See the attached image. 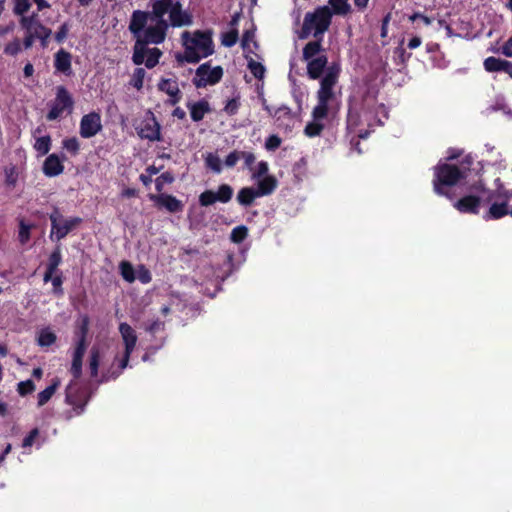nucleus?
<instances>
[{"instance_id": "obj_1", "label": "nucleus", "mask_w": 512, "mask_h": 512, "mask_svg": "<svg viewBox=\"0 0 512 512\" xmlns=\"http://www.w3.org/2000/svg\"><path fill=\"white\" fill-rule=\"evenodd\" d=\"M212 30H196L193 33L184 31L181 35L184 46L183 53H177L175 59L179 65L183 63L196 64L201 59L214 54Z\"/></svg>"}, {"instance_id": "obj_2", "label": "nucleus", "mask_w": 512, "mask_h": 512, "mask_svg": "<svg viewBox=\"0 0 512 512\" xmlns=\"http://www.w3.org/2000/svg\"><path fill=\"white\" fill-rule=\"evenodd\" d=\"M466 177V172L455 164L441 163L434 167L433 190L437 195L452 199L448 188Z\"/></svg>"}, {"instance_id": "obj_3", "label": "nucleus", "mask_w": 512, "mask_h": 512, "mask_svg": "<svg viewBox=\"0 0 512 512\" xmlns=\"http://www.w3.org/2000/svg\"><path fill=\"white\" fill-rule=\"evenodd\" d=\"M472 188L474 191L479 193L488 192L486 201H494L489 210L483 216L485 220H497L509 215V201L512 197V193L510 191L505 189L489 191L481 181L475 183Z\"/></svg>"}, {"instance_id": "obj_4", "label": "nucleus", "mask_w": 512, "mask_h": 512, "mask_svg": "<svg viewBox=\"0 0 512 512\" xmlns=\"http://www.w3.org/2000/svg\"><path fill=\"white\" fill-rule=\"evenodd\" d=\"M331 19L332 12L327 6H320L314 12L306 13L299 38H308L313 30L314 37H321L328 30Z\"/></svg>"}, {"instance_id": "obj_5", "label": "nucleus", "mask_w": 512, "mask_h": 512, "mask_svg": "<svg viewBox=\"0 0 512 512\" xmlns=\"http://www.w3.org/2000/svg\"><path fill=\"white\" fill-rule=\"evenodd\" d=\"M51 222V231L49 238L52 241H60L64 239L72 230L82 223V218L71 217L64 219L58 207H54L53 211L49 214Z\"/></svg>"}, {"instance_id": "obj_6", "label": "nucleus", "mask_w": 512, "mask_h": 512, "mask_svg": "<svg viewBox=\"0 0 512 512\" xmlns=\"http://www.w3.org/2000/svg\"><path fill=\"white\" fill-rule=\"evenodd\" d=\"M223 74L224 70L221 66L211 68V61H208L198 66L192 83L196 88L213 86L222 80Z\"/></svg>"}, {"instance_id": "obj_7", "label": "nucleus", "mask_w": 512, "mask_h": 512, "mask_svg": "<svg viewBox=\"0 0 512 512\" xmlns=\"http://www.w3.org/2000/svg\"><path fill=\"white\" fill-rule=\"evenodd\" d=\"M74 100L70 92L63 85L56 87L55 99L50 104V110L46 115L48 121H54L62 116L68 110H72Z\"/></svg>"}, {"instance_id": "obj_8", "label": "nucleus", "mask_w": 512, "mask_h": 512, "mask_svg": "<svg viewBox=\"0 0 512 512\" xmlns=\"http://www.w3.org/2000/svg\"><path fill=\"white\" fill-rule=\"evenodd\" d=\"M162 55L163 53L159 48H148L146 44L135 41L132 62L137 66L145 64L148 69H152L159 63Z\"/></svg>"}, {"instance_id": "obj_9", "label": "nucleus", "mask_w": 512, "mask_h": 512, "mask_svg": "<svg viewBox=\"0 0 512 512\" xmlns=\"http://www.w3.org/2000/svg\"><path fill=\"white\" fill-rule=\"evenodd\" d=\"M234 194V189L231 185L223 183L217 188V191L205 190L198 198L199 205L201 207H209L214 205L216 202L228 203L231 201Z\"/></svg>"}, {"instance_id": "obj_10", "label": "nucleus", "mask_w": 512, "mask_h": 512, "mask_svg": "<svg viewBox=\"0 0 512 512\" xmlns=\"http://www.w3.org/2000/svg\"><path fill=\"white\" fill-rule=\"evenodd\" d=\"M20 27L23 30H29L30 27L34 28L36 40H39L40 46L44 49L49 45V38L52 30L46 27L38 18V13H32L30 16H23L20 20Z\"/></svg>"}, {"instance_id": "obj_11", "label": "nucleus", "mask_w": 512, "mask_h": 512, "mask_svg": "<svg viewBox=\"0 0 512 512\" xmlns=\"http://www.w3.org/2000/svg\"><path fill=\"white\" fill-rule=\"evenodd\" d=\"M154 25L148 26L142 37H138L136 41H140L143 44H161L165 41L167 31L169 29V23L166 19H154Z\"/></svg>"}, {"instance_id": "obj_12", "label": "nucleus", "mask_w": 512, "mask_h": 512, "mask_svg": "<svg viewBox=\"0 0 512 512\" xmlns=\"http://www.w3.org/2000/svg\"><path fill=\"white\" fill-rule=\"evenodd\" d=\"M89 401L87 392L78 387L75 381H71L65 390V402L73 407L77 415L84 412Z\"/></svg>"}, {"instance_id": "obj_13", "label": "nucleus", "mask_w": 512, "mask_h": 512, "mask_svg": "<svg viewBox=\"0 0 512 512\" xmlns=\"http://www.w3.org/2000/svg\"><path fill=\"white\" fill-rule=\"evenodd\" d=\"M101 130L102 122L100 113L92 111L82 116L79 127V134L82 138H92Z\"/></svg>"}, {"instance_id": "obj_14", "label": "nucleus", "mask_w": 512, "mask_h": 512, "mask_svg": "<svg viewBox=\"0 0 512 512\" xmlns=\"http://www.w3.org/2000/svg\"><path fill=\"white\" fill-rule=\"evenodd\" d=\"M137 133L141 139L151 142L162 140L161 126L152 112H149V115L141 122Z\"/></svg>"}, {"instance_id": "obj_15", "label": "nucleus", "mask_w": 512, "mask_h": 512, "mask_svg": "<svg viewBox=\"0 0 512 512\" xmlns=\"http://www.w3.org/2000/svg\"><path fill=\"white\" fill-rule=\"evenodd\" d=\"M339 77V69L337 67L331 66L328 68L326 74L322 78L320 82V89L317 92V99L330 101L334 97L333 87L338 81Z\"/></svg>"}, {"instance_id": "obj_16", "label": "nucleus", "mask_w": 512, "mask_h": 512, "mask_svg": "<svg viewBox=\"0 0 512 512\" xmlns=\"http://www.w3.org/2000/svg\"><path fill=\"white\" fill-rule=\"evenodd\" d=\"M148 198L154 202L158 208H165L169 213H180L184 209L183 202L171 194H149Z\"/></svg>"}, {"instance_id": "obj_17", "label": "nucleus", "mask_w": 512, "mask_h": 512, "mask_svg": "<svg viewBox=\"0 0 512 512\" xmlns=\"http://www.w3.org/2000/svg\"><path fill=\"white\" fill-rule=\"evenodd\" d=\"M66 159L65 154L61 156L56 153L49 154L42 165L43 174L49 178L59 176L64 172L65 167L63 162Z\"/></svg>"}, {"instance_id": "obj_18", "label": "nucleus", "mask_w": 512, "mask_h": 512, "mask_svg": "<svg viewBox=\"0 0 512 512\" xmlns=\"http://www.w3.org/2000/svg\"><path fill=\"white\" fill-rule=\"evenodd\" d=\"M148 20L152 21V16L149 11H133L128 28L129 31L136 37V39L138 37H142V33L144 34Z\"/></svg>"}, {"instance_id": "obj_19", "label": "nucleus", "mask_w": 512, "mask_h": 512, "mask_svg": "<svg viewBox=\"0 0 512 512\" xmlns=\"http://www.w3.org/2000/svg\"><path fill=\"white\" fill-rule=\"evenodd\" d=\"M481 198L475 195H466L454 203V207L461 213L478 214Z\"/></svg>"}, {"instance_id": "obj_20", "label": "nucleus", "mask_w": 512, "mask_h": 512, "mask_svg": "<svg viewBox=\"0 0 512 512\" xmlns=\"http://www.w3.org/2000/svg\"><path fill=\"white\" fill-rule=\"evenodd\" d=\"M487 72H505L512 78V62L490 56L484 60Z\"/></svg>"}, {"instance_id": "obj_21", "label": "nucleus", "mask_w": 512, "mask_h": 512, "mask_svg": "<svg viewBox=\"0 0 512 512\" xmlns=\"http://www.w3.org/2000/svg\"><path fill=\"white\" fill-rule=\"evenodd\" d=\"M87 348L83 347V344L75 345L73 355H72V363L70 367V373L72 374L74 381L79 379L82 375V364L83 357L85 355Z\"/></svg>"}, {"instance_id": "obj_22", "label": "nucleus", "mask_w": 512, "mask_h": 512, "mask_svg": "<svg viewBox=\"0 0 512 512\" xmlns=\"http://www.w3.org/2000/svg\"><path fill=\"white\" fill-rule=\"evenodd\" d=\"M119 332L124 342L127 353H132L137 343V334L135 330L126 322L120 323Z\"/></svg>"}, {"instance_id": "obj_23", "label": "nucleus", "mask_w": 512, "mask_h": 512, "mask_svg": "<svg viewBox=\"0 0 512 512\" xmlns=\"http://www.w3.org/2000/svg\"><path fill=\"white\" fill-rule=\"evenodd\" d=\"M71 60H72L71 53L64 49H60L58 52L55 53L54 67L57 71L65 74V75H70L72 72Z\"/></svg>"}, {"instance_id": "obj_24", "label": "nucleus", "mask_w": 512, "mask_h": 512, "mask_svg": "<svg viewBox=\"0 0 512 512\" xmlns=\"http://www.w3.org/2000/svg\"><path fill=\"white\" fill-rule=\"evenodd\" d=\"M307 62V74L309 78L315 80L322 75L328 63V59L327 56L320 55L314 59L308 60Z\"/></svg>"}, {"instance_id": "obj_25", "label": "nucleus", "mask_w": 512, "mask_h": 512, "mask_svg": "<svg viewBox=\"0 0 512 512\" xmlns=\"http://www.w3.org/2000/svg\"><path fill=\"white\" fill-rule=\"evenodd\" d=\"M187 107L190 111V117L194 122H200L203 120L205 114L211 111L210 104L205 99H201L194 103H188Z\"/></svg>"}, {"instance_id": "obj_26", "label": "nucleus", "mask_w": 512, "mask_h": 512, "mask_svg": "<svg viewBox=\"0 0 512 512\" xmlns=\"http://www.w3.org/2000/svg\"><path fill=\"white\" fill-rule=\"evenodd\" d=\"M62 262V255H61V249L59 246H57L52 253L50 254L48 258V263L46 267V271L44 273L43 280L44 282H49L50 279H52V276L57 271L58 266Z\"/></svg>"}, {"instance_id": "obj_27", "label": "nucleus", "mask_w": 512, "mask_h": 512, "mask_svg": "<svg viewBox=\"0 0 512 512\" xmlns=\"http://www.w3.org/2000/svg\"><path fill=\"white\" fill-rule=\"evenodd\" d=\"M172 5V0H150L149 6L151 10L149 13L154 19H164V16L169 12Z\"/></svg>"}, {"instance_id": "obj_28", "label": "nucleus", "mask_w": 512, "mask_h": 512, "mask_svg": "<svg viewBox=\"0 0 512 512\" xmlns=\"http://www.w3.org/2000/svg\"><path fill=\"white\" fill-rule=\"evenodd\" d=\"M169 26L172 27H183L190 26L193 23V16L190 12L186 10H180L176 12H172L169 15Z\"/></svg>"}, {"instance_id": "obj_29", "label": "nucleus", "mask_w": 512, "mask_h": 512, "mask_svg": "<svg viewBox=\"0 0 512 512\" xmlns=\"http://www.w3.org/2000/svg\"><path fill=\"white\" fill-rule=\"evenodd\" d=\"M61 381L58 377L52 379L51 384L46 387L44 390L38 393L37 395V405L38 407L44 406L52 396L55 394L57 389L60 387Z\"/></svg>"}, {"instance_id": "obj_30", "label": "nucleus", "mask_w": 512, "mask_h": 512, "mask_svg": "<svg viewBox=\"0 0 512 512\" xmlns=\"http://www.w3.org/2000/svg\"><path fill=\"white\" fill-rule=\"evenodd\" d=\"M273 117L275 118L278 127L288 128L290 123L293 121L292 110L285 105H282L274 110Z\"/></svg>"}, {"instance_id": "obj_31", "label": "nucleus", "mask_w": 512, "mask_h": 512, "mask_svg": "<svg viewBox=\"0 0 512 512\" xmlns=\"http://www.w3.org/2000/svg\"><path fill=\"white\" fill-rule=\"evenodd\" d=\"M277 187V180L274 176H265L258 182L255 189L259 197L270 195Z\"/></svg>"}, {"instance_id": "obj_32", "label": "nucleus", "mask_w": 512, "mask_h": 512, "mask_svg": "<svg viewBox=\"0 0 512 512\" xmlns=\"http://www.w3.org/2000/svg\"><path fill=\"white\" fill-rule=\"evenodd\" d=\"M259 197L257 191L252 187H243L238 191L237 202L244 207L253 204L254 200Z\"/></svg>"}, {"instance_id": "obj_33", "label": "nucleus", "mask_w": 512, "mask_h": 512, "mask_svg": "<svg viewBox=\"0 0 512 512\" xmlns=\"http://www.w3.org/2000/svg\"><path fill=\"white\" fill-rule=\"evenodd\" d=\"M159 91L166 93L168 96L177 95L179 86L177 79L161 78L157 84Z\"/></svg>"}, {"instance_id": "obj_34", "label": "nucleus", "mask_w": 512, "mask_h": 512, "mask_svg": "<svg viewBox=\"0 0 512 512\" xmlns=\"http://www.w3.org/2000/svg\"><path fill=\"white\" fill-rule=\"evenodd\" d=\"M322 51L321 38L316 41L308 42L303 48V60L308 61L314 59Z\"/></svg>"}, {"instance_id": "obj_35", "label": "nucleus", "mask_w": 512, "mask_h": 512, "mask_svg": "<svg viewBox=\"0 0 512 512\" xmlns=\"http://www.w3.org/2000/svg\"><path fill=\"white\" fill-rule=\"evenodd\" d=\"M101 354L98 347L93 346L89 354V370L90 376L96 378L98 376V370L100 365Z\"/></svg>"}, {"instance_id": "obj_36", "label": "nucleus", "mask_w": 512, "mask_h": 512, "mask_svg": "<svg viewBox=\"0 0 512 512\" xmlns=\"http://www.w3.org/2000/svg\"><path fill=\"white\" fill-rule=\"evenodd\" d=\"M52 139L50 135H45L41 137H37L35 139V143L33 148L38 152L40 156L47 155L51 150Z\"/></svg>"}, {"instance_id": "obj_37", "label": "nucleus", "mask_w": 512, "mask_h": 512, "mask_svg": "<svg viewBox=\"0 0 512 512\" xmlns=\"http://www.w3.org/2000/svg\"><path fill=\"white\" fill-rule=\"evenodd\" d=\"M241 106V95L237 92L231 99L226 101L223 112L228 116H234L238 113Z\"/></svg>"}, {"instance_id": "obj_38", "label": "nucleus", "mask_w": 512, "mask_h": 512, "mask_svg": "<svg viewBox=\"0 0 512 512\" xmlns=\"http://www.w3.org/2000/svg\"><path fill=\"white\" fill-rule=\"evenodd\" d=\"M89 332V317L84 316L81 320V324L78 328V331L76 332L77 335V341L76 345L83 344V347L87 348V336Z\"/></svg>"}, {"instance_id": "obj_39", "label": "nucleus", "mask_w": 512, "mask_h": 512, "mask_svg": "<svg viewBox=\"0 0 512 512\" xmlns=\"http://www.w3.org/2000/svg\"><path fill=\"white\" fill-rule=\"evenodd\" d=\"M119 269L125 281L133 283L136 280V271L130 262L122 261L119 265Z\"/></svg>"}, {"instance_id": "obj_40", "label": "nucleus", "mask_w": 512, "mask_h": 512, "mask_svg": "<svg viewBox=\"0 0 512 512\" xmlns=\"http://www.w3.org/2000/svg\"><path fill=\"white\" fill-rule=\"evenodd\" d=\"M131 354L132 353H127V351H124V355L119 362V371L112 372L111 375H109L108 373H104L102 375L101 382H107L110 379H116L120 375V373L128 366Z\"/></svg>"}, {"instance_id": "obj_41", "label": "nucleus", "mask_w": 512, "mask_h": 512, "mask_svg": "<svg viewBox=\"0 0 512 512\" xmlns=\"http://www.w3.org/2000/svg\"><path fill=\"white\" fill-rule=\"evenodd\" d=\"M328 104H329L328 101L318 100L317 105L313 108L312 118L314 120H319V121L325 119L327 117L328 111H329Z\"/></svg>"}, {"instance_id": "obj_42", "label": "nucleus", "mask_w": 512, "mask_h": 512, "mask_svg": "<svg viewBox=\"0 0 512 512\" xmlns=\"http://www.w3.org/2000/svg\"><path fill=\"white\" fill-rule=\"evenodd\" d=\"M361 117L357 110L353 108L348 109L347 113V119H346V126L347 130L350 132L355 131V129L360 125Z\"/></svg>"}, {"instance_id": "obj_43", "label": "nucleus", "mask_w": 512, "mask_h": 512, "mask_svg": "<svg viewBox=\"0 0 512 512\" xmlns=\"http://www.w3.org/2000/svg\"><path fill=\"white\" fill-rule=\"evenodd\" d=\"M324 129V124H322L319 120H312L308 122L304 128V133L306 136L313 138L319 136Z\"/></svg>"}, {"instance_id": "obj_44", "label": "nucleus", "mask_w": 512, "mask_h": 512, "mask_svg": "<svg viewBox=\"0 0 512 512\" xmlns=\"http://www.w3.org/2000/svg\"><path fill=\"white\" fill-rule=\"evenodd\" d=\"M4 174L6 186L15 187L19 176L17 167L14 165L5 167Z\"/></svg>"}, {"instance_id": "obj_45", "label": "nucleus", "mask_w": 512, "mask_h": 512, "mask_svg": "<svg viewBox=\"0 0 512 512\" xmlns=\"http://www.w3.org/2000/svg\"><path fill=\"white\" fill-rule=\"evenodd\" d=\"M32 224L26 223L23 219L19 221L18 239L21 244H26L31 237Z\"/></svg>"}, {"instance_id": "obj_46", "label": "nucleus", "mask_w": 512, "mask_h": 512, "mask_svg": "<svg viewBox=\"0 0 512 512\" xmlns=\"http://www.w3.org/2000/svg\"><path fill=\"white\" fill-rule=\"evenodd\" d=\"M247 236L248 228L244 225H240L232 229L230 234V240L233 243L240 244L247 238Z\"/></svg>"}, {"instance_id": "obj_47", "label": "nucleus", "mask_w": 512, "mask_h": 512, "mask_svg": "<svg viewBox=\"0 0 512 512\" xmlns=\"http://www.w3.org/2000/svg\"><path fill=\"white\" fill-rule=\"evenodd\" d=\"M239 39V33L237 28H233L221 35V43L225 47L234 46Z\"/></svg>"}, {"instance_id": "obj_48", "label": "nucleus", "mask_w": 512, "mask_h": 512, "mask_svg": "<svg viewBox=\"0 0 512 512\" xmlns=\"http://www.w3.org/2000/svg\"><path fill=\"white\" fill-rule=\"evenodd\" d=\"M145 76L146 71L144 68H136L131 76L130 85L137 90H141L143 88Z\"/></svg>"}, {"instance_id": "obj_49", "label": "nucleus", "mask_w": 512, "mask_h": 512, "mask_svg": "<svg viewBox=\"0 0 512 512\" xmlns=\"http://www.w3.org/2000/svg\"><path fill=\"white\" fill-rule=\"evenodd\" d=\"M62 147L72 156H76L80 151V142L76 137L65 138L62 141Z\"/></svg>"}, {"instance_id": "obj_50", "label": "nucleus", "mask_w": 512, "mask_h": 512, "mask_svg": "<svg viewBox=\"0 0 512 512\" xmlns=\"http://www.w3.org/2000/svg\"><path fill=\"white\" fill-rule=\"evenodd\" d=\"M248 69L253 74V76L259 80H262L265 76L266 69L263 64L255 61L253 58L248 60Z\"/></svg>"}, {"instance_id": "obj_51", "label": "nucleus", "mask_w": 512, "mask_h": 512, "mask_svg": "<svg viewBox=\"0 0 512 512\" xmlns=\"http://www.w3.org/2000/svg\"><path fill=\"white\" fill-rule=\"evenodd\" d=\"M329 4L332 6L334 13L338 15H346L351 10L348 0H329Z\"/></svg>"}, {"instance_id": "obj_52", "label": "nucleus", "mask_w": 512, "mask_h": 512, "mask_svg": "<svg viewBox=\"0 0 512 512\" xmlns=\"http://www.w3.org/2000/svg\"><path fill=\"white\" fill-rule=\"evenodd\" d=\"M57 337L55 333L49 330H42L38 337V344L42 347H48L55 343Z\"/></svg>"}, {"instance_id": "obj_53", "label": "nucleus", "mask_w": 512, "mask_h": 512, "mask_svg": "<svg viewBox=\"0 0 512 512\" xmlns=\"http://www.w3.org/2000/svg\"><path fill=\"white\" fill-rule=\"evenodd\" d=\"M35 384L31 379L21 381L17 385V392L20 396H27L35 391Z\"/></svg>"}, {"instance_id": "obj_54", "label": "nucleus", "mask_w": 512, "mask_h": 512, "mask_svg": "<svg viewBox=\"0 0 512 512\" xmlns=\"http://www.w3.org/2000/svg\"><path fill=\"white\" fill-rule=\"evenodd\" d=\"M31 8L29 0H14L13 12L15 15H20L21 18L25 16V13Z\"/></svg>"}, {"instance_id": "obj_55", "label": "nucleus", "mask_w": 512, "mask_h": 512, "mask_svg": "<svg viewBox=\"0 0 512 512\" xmlns=\"http://www.w3.org/2000/svg\"><path fill=\"white\" fill-rule=\"evenodd\" d=\"M136 278L142 283V284H148L152 280V275L150 270L143 264L138 265L136 269Z\"/></svg>"}, {"instance_id": "obj_56", "label": "nucleus", "mask_w": 512, "mask_h": 512, "mask_svg": "<svg viewBox=\"0 0 512 512\" xmlns=\"http://www.w3.org/2000/svg\"><path fill=\"white\" fill-rule=\"evenodd\" d=\"M71 25L69 22H64L60 25L56 33L54 34V39L58 44H62L70 31Z\"/></svg>"}, {"instance_id": "obj_57", "label": "nucleus", "mask_w": 512, "mask_h": 512, "mask_svg": "<svg viewBox=\"0 0 512 512\" xmlns=\"http://www.w3.org/2000/svg\"><path fill=\"white\" fill-rule=\"evenodd\" d=\"M174 181V176L171 172H164L155 180V188L157 192H161L163 190V186L165 183L171 184Z\"/></svg>"}, {"instance_id": "obj_58", "label": "nucleus", "mask_w": 512, "mask_h": 512, "mask_svg": "<svg viewBox=\"0 0 512 512\" xmlns=\"http://www.w3.org/2000/svg\"><path fill=\"white\" fill-rule=\"evenodd\" d=\"M206 166L212 169L214 172H221V161L217 155L209 153L205 159Z\"/></svg>"}, {"instance_id": "obj_59", "label": "nucleus", "mask_w": 512, "mask_h": 512, "mask_svg": "<svg viewBox=\"0 0 512 512\" xmlns=\"http://www.w3.org/2000/svg\"><path fill=\"white\" fill-rule=\"evenodd\" d=\"M21 51V42L18 38H14L4 47V53L9 56H16Z\"/></svg>"}, {"instance_id": "obj_60", "label": "nucleus", "mask_w": 512, "mask_h": 512, "mask_svg": "<svg viewBox=\"0 0 512 512\" xmlns=\"http://www.w3.org/2000/svg\"><path fill=\"white\" fill-rule=\"evenodd\" d=\"M281 143L282 139L278 135L272 134L266 139L265 148L268 151H275L281 146Z\"/></svg>"}, {"instance_id": "obj_61", "label": "nucleus", "mask_w": 512, "mask_h": 512, "mask_svg": "<svg viewBox=\"0 0 512 512\" xmlns=\"http://www.w3.org/2000/svg\"><path fill=\"white\" fill-rule=\"evenodd\" d=\"M39 429L38 428H33L27 436H25V438L23 439L22 441V447L23 448H28V447H31L35 440L39 437Z\"/></svg>"}, {"instance_id": "obj_62", "label": "nucleus", "mask_w": 512, "mask_h": 512, "mask_svg": "<svg viewBox=\"0 0 512 512\" xmlns=\"http://www.w3.org/2000/svg\"><path fill=\"white\" fill-rule=\"evenodd\" d=\"M33 30H34L33 27H30L29 30H24L25 36L23 38V46L25 49L31 48L33 46L34 42L36 41L35 33Z\"/></svg>"}, {"instance_id": "obj_63", "label": "nucleus", "mask_w": 512, "mask_h": 512, "mask_svg": "<svg viewBox=\"0 0 512 512\" xmlns=\"http://www.w3.org/2000/svg\"><path fill=\"white\" fill-rule=\"evenodd\" d=\"M240 159L241 151L234 150L226 156L225 165L227 167H234Z\"/></svg>"}, {"instance_id": "obj_64", "label": "nucleus", "mask_w": 512, "mask_h": 512, "mask_svg": "<svg viewBox=\"0 0 512 512\" xmlns=\"http://www.w3.org/2000/svg\"><path fill=\"white\" fill-rule=\"evenodd\" d=\"M53 285L54 293L57 295L63 294L62 284H63V278L62 275H53L52 279H50Z\"/></svg>"}]
</instances>
